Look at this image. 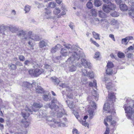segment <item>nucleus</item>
Masks as SVG:
<instances>
[{
    "label": "nucleus",
    "instance_id": "49530a36",
    "mask_svg": "<svg viewBox=\"0 0 134 134\" xmlns=\"http://www.w3.org/2000/svg\"><path fill=\"white\" fill-rule=\"evenodd\" d=\"M32 63L31 60H26L24 62V64L26 65L29 66L30 64Z\"/></svg>",
    "mask_w": 134,
    "mask_h": 134
},
{
    "label": "nucleus",
    "instance_id": "f257e3e1",
    "mask_svg": "<svg viewBox=\"0 0 134 134\" xmlns=\"http://www.w3.org/2000/svg\"><path fill=\"white\" fill-rule=\"evenodd\" d=\"M47 123L51 127H66L65 123L67 122L66 118H46Z\"/></svg>",
    "mask_w": 134,
    "mask_h": 134
},
{
    "label": "nucleus",
    "instance_id": "2f4dec72",
    "mask_svg": "<svg viewBox=\"0 0 134 134\" xmlns=\"http://www.w3.org/2000/svg\"><path fill=\"white\" fill-rule=\"evenodd\" d=\"M60 10L59 8L56 7L53 10V13L55 15H57L60 12Z\"/></svg>",
    "mask_w": 134,
    "mask_h": 134
},
{
    "label": "nucleus",
    "instance_id": "c756f323",
    "mask_svg": "<svg viewBox=\"0 0 134 134\" xmlns=\"http://www.w3.org/2000/svg\"><path fill=\"white\" fill-rule=\"evenodd\" d=\"M92 34L93 36L94 37L96 40H100V38L99 37V35L96 33L94 31H93L92 32Z\"/></svg>",
    "mask_w": 134,
    "mask_h": 134
},
{
    "label": "nucleus",
    "instance_id": "f03ea898",
    "mask_svg": "<svg viewBox=\"0 0 134 134\" xmlns=\"http://www.w3.org/2000/svg\"><path fill=\"white\" fill-rule=\"evenodd\" d=\"M126 100V103L124 105V108L127 114L126 115L127 117H134V101L130 98Z\"/></svg>",
    "mask_w": 134,
    "mask_h": 134
},
{
    "label": "nucleus",
    "instance_id": "423d86ee",
    "mask_svg": "<svg viewBox=\"0 0 134 134\" xmlns=\"http://www.w3.org/2000/svg\"><path fill=\"white\" fill-rule=\"evenodd\" d=\"M109 79L107 77H105L103 81L106 82V85L107 88L108 89L109 93L108 97L110 99V101H112V103L114 102L115 100V96L114 93L113 92H110V90L112 89L113 87L112 86V83L110 82L109 83L106 82Z\"/></svg>",
    "mask_w": 134,
    "mask_h": 134
},
{
    "label": "nucleus",
    "instance_id": "aec40b11",
    "mask_svg": "<svg viewBox=\"0 0 134 134\" xmlns=\"http://www.w3.org/2000/svg\"><path fill=\"white\" fill-rule=\"evenodd\" d=\"M62 46L59 44H57L55 47H53L51 49V52L52 53H54L60 48H61Z\"/></svg>",
    "mask_w": 134,
    "mask_h": 134
},
{
    "label": "nucleus",
    "instance_id": "bb28decb",
    "mask_svg": "<svg viewBox=\"0 0 134 134\" xmlns=\"http://www.w3.org/2000/svg\"><path fill=\"white\" fill-rule=\"evenodd\" d=\"M52 81L54 82L55 85H58L60 82V81L58 78L54 77H51Z\"/></svg>",
    "mask_w": 134,
    "mask_h": 134
},
{
    "label": "nucleus",
    "instance_id": "2eb2a0df",
    "mask_svg": "<svg viewBox=\"0 0 134 134\" xmlns=\"http://www.w3.org/2000/svg\"><path fill=\"white\" fill-rule=\"evenodd\" d=\"M92 96H88L87 99L88 100H91L93 99V98H94L96 100H97L98 99V96L97 93L95 90H94L92 92Z\"/></svg>",
    "mask_w": 134,
    "mask_h": 134
},
{
    "label": "nucleus",
    "instance_id": "774afa93",
    "mask_svg": "<svg viewBox=\"0 0 134 134\" xmlns=\"http://www.w3.org/2000/svg\"><path fill=\"white\" fill-rule=\"evenodd\" d=\"M126 37L127 38V40H128V42H129L130 40H133V37L132 36H129Z\"/></svg>",
    "mask_w": 134,
    "mask_h": 134
},
{
    "label": "nucleus",
    "instance_id": "6e6552de",
    "mask_svg": "<svg viewBox=\"0 0 134 134\" xmlns=\"http://www.w3.org/2000/svg\"><path fill=\"white\" fill-rule=\"evenodd\" d=\"M103 109L107 111L106 113L108 114V116L107 117H112L115 116V110L113 109V108H110L109 103H108L104 104Z\"/></svg>",
    "mask_w": 134,
    "mask_h": 134
},
{
    "label": "nucleus",
    "instance_id": "7c9ffc66",
    "mask_svg": "<svg viewBox=\"0 0 134 134\" xmlns=\"http://www.w3.org/2000/svg\"><path fill=\"white\" fill-rule=\"evenodd\" d=\"M94 4L95 6L99 7L101 5L102 3L99 0H94Z\"/></svg>",
    "mask_w": 134,
    "mask_h": 134
},
{
    "label": "nucleus",
    "instance_id": "338daca9",
    "mask_svg": "<svg viewBox=\"0 0 134 134\" xmlns=\"http://www.w3.org/2000/svg\"><path fill=\"white\" fill-rule=\"evenodd\" d=\"M73 114H74L76 117H78L79 116L78 113L75 111H73Z\"/></svg>",
    "mask_w": 134,
    "mask_h": 134
},
{
    "label": "nucleus",
    "instance_id": "0eeeda50",
    "mask_svg": "<svg viewBox=\"0 0 134 134\" xmlns=\"http://www.w3.org/2000/svg\"><path fill=\"white\" fill-rule=\"evenodd\" d=\"M49 108L52 109L54 110L55 111H57V117H61L63 116V115H66V113L65 112L64 109L60 107V108L57 105H54V106L50 103L47 104Z\"/></svg>",
    "mask_w": 134,
    "mask_h": 134
},
{
    "label": "nucleus",
    "instance_id": "c03bdc74",
    "mask_svg": "<svg viewBox=\"0 0 134 134\" xmlns=\"http://www.w3.org/2000/svg\"><path fill=\"white\" fill-rule=\"evenodd\" d=\"M82 72V75L84 76H87L88 75V72L87 70L85 69H81Z\"/></svg>",
    "mask_w": 134,
    "mask_h": 134
},
{
    "label": "nucleus",
    "instance_id": "f8f14e48",
    "mask_svg": "<svg viewBox=\"0 0 134 134\" xmlns=\"http://www.w3.org/2000/svg\"><path fill=\"white\" fill-rule=\"evenodd\" d=\"M90 105L93 108L89 109L88 110V113L90 117H92L93 116L94 114V110L96 109L97 108V106L96 103L93 101H90Z\"/></svg>",
    "mask_w": 134,
    "mask_h": 134
},
{
    "label": "nucleus",
    "instance_id": "58836bf2",
    "mask_svg": "<svg viewBox=\"0 0 134 134\" xmlns=\"http://www.w3.org/2000/svg\"><path fill=\"white\" fill-rule=\"evenodd\" d=\"M30 7L28 5H25L24 10L25 11V13L28 12L30 10Z\"/></svg>",
    "mask_w": 134,
    "mask_h": 134
},
{
    "label": "nucleus",
    "instance_id": "9b49d317",
    "mask_svg": "<svg viewBox=\"0 0 134 134\" xmlns=\"http://www.w3.org/2000/svg\"><path fill=\"white\" fill-rule=\"evenodd\" d=\"M77 54H79L80 55V58L81 57L82 58L81 59V64L85 68H88L90 69L91 67V63L88 62L84 58V54L82 52L80 54L77 53Z\"/></svg>",
    "mask_w": 134,
    "mask_h": 134
},
{
    "label": "nucleus",
    "instance_id": "b1692460",
    "mask_svg": "<svg viewBox=\"0 0 134 134\" xmlns=\"http://www.w3.org/2000/svg\"><path fill=\"white\" fill-rule=\"evenodd\" d=\"M48 45L47 41L45 42L44 41H41L39 43L40 47L41 48L44 47Z\"/></svg>",
    "mask_w": 134,
    "mask_h": 134
},
{
    "label": "nucleus",
    "instance_id": "dca6fc26",
    "mask_svg": "<svg viewBox=\"0 0 134 134\" xmlns=\"http://www.w3.org/2000/svg\"><path fill=\"white\" fill-rule=\"evenodd\" d=\"M110 122V123L111 125L113 126L115 125L116 124V122L112 120V118H107L104 119V123L105 125L107 126L108 125V124L107 122Z\"/></svg>",
    "mask_w": 134,
    "mask_h": 134
},
{
    "label": "nucleus",
    "instance_id": "052dcab7",
    "mask_svg": "<svg viewBox=\"0 0 134 134\" xmlns=\"http://www.w3.org/2000/svg\"><path fill=\"white\" fill-rule=\"evenodd\" d=\"M73 134H79L78 130L76 129H74L72 130Z\"/></svg>",
    "mask_w": 134,
    "mask_h": 134
},
{
    "label": "nucleus",
    "instance_id": "a19ab883",
    "mask_svg": "<svg viewBox=\"0 0 134 134\" xmlns=\"http://www.w3.org/2000/svg\"><path fill=\"white\" fill-rule=\"evenodd\" d=\"M118 56L120 58H123L125 57V55L123 53L120 52H118Z\"/></svg>",
    "mask_w": 134,
    "mask_h": 134
},
{
    "label": "nucleus",
    "instance_id": "09e8293b",
    "mask_svg": "<svg viewBox=\"0 0 134 134\" xmlns=\"http://www.w3.org/2000/svg\"><path fill=\"white\" fill-rule=\"evenodd\" d=\"M128 42V40H127V38L126 37L122 39L121 41V43L122 44L125 43L126 44H127Z\"/></svg>",
    "mask_w": 134,
    "mask_h": 134
},
{
    "label": "nucleus",
    "instance_id": "603ef678",
    "mask_svg": "<svg viewBox=\"0 0 134 134\" xmlns=\"http://www.w3.org/2000/svg\"><path fill=\"white\" fill-rule=\"evenodd\" d=\"M90 41L91 42L94 44L97 47H99V44L96 41H93L92 38H90Z\"/></svg>",
    "mask_w": 134,
    "mask_h": 134
},
{
    "label": "nucleus",
    "instance_id": "c9c22d12",
    "mask_svg": "<svg viewBox=\"0 0 134 134\" xmlns=\"http://www.w3.org/2000/svg\"><path fill=\"white\" fill-rule=\"evenodd\" d=\"M108 7L110 8L111 10H114L115 8V5L111 3L110 2L109 4H107Z\"/></svg>",
    "mask_w": 134,
    "mask_h": 134
},
{
    "label": "nucleus",
    "instance_id": "ddd939ff",
    "mask_svg": "<svg viewBox=\"0 0 134 134\" xmlns=\"http://www.w3.org/2000/svg\"><path fill=\"white\" fill-rule=\"evenodd\" d=\"M78 56L79 57H77L78 59H76L74 58V60L73 62L70 63H67L69 64V68L70 71L71 72H73L75 71L76 70L77 68L76 66V61H77L79 59L80 55H79Z\"/></svg>",
    "mask_w": 134,
    "mask_h": 134
},
{
    "label": "nucleus",
    "instance_id": "4be33fe9",
    "mask_svg": "<svg viewBox=\"0 0 134 134\" xmlns=\"http://www.w3.org/2000/svg\"><path fill=\"white\" fill-rule=\"evenodd\" d=\"M103 10L105 12L108 13L111 10L107 4H104L103 6Z\"/></svg>",
    "mask_w": 134,
    "mask_h": 134
},
{
    "label": "nucleus",
    "instance_id": "39448f33",
    "mask_svg": "<svg viewBox=\"0 0 134 134\" xmlns=\"http://www.w3.org/2000/svg\"><path fill=\"white\" fill-rule=\"evenodd\" d=\"M22 86L25 88H32L33 90L35 89L36 92L38 93H42L44 92L43 89L39 86L38 83L35 82L31 83L27 82H24Z\"/></svg>",
    "mask_w": 134,
    "mask_h": 134
},
{
    "label": "nucleus",
    "instance_id": "f704fd0d",
    "mask_svg": "<svg viewBox=\"0 0 134 134\" xmlns=\"http://www.w3.org/2000/svg\"><path fill=\"white\" fill-rule=\"evenodd\" d=\"M99 16L101 18H105L106 16V14L103 13L102 11H99Z\"/></svg>",
    "mask_w": 134,
    "mask_h": 134
},
{
    "label": "nucleus",
    "instance_id": "0e129e2a",
    "mask_svg": "<svg viewBox=\"0 0 134 134\" xmlns=\"http://www.w3.org/2000/svg\"><path fill=\"white\" fill-rule=\"evenodd\" d=\"M109 36L114 41H115V38L113 34H110L109 35Z\"/></svg>",
    "mask_w": 134,
    "mask_h": 134
},
{
    "label": "nucleus",
    "instance_id": "4d7b16f0",
    "mask_svg": "<svg viewBox=\"0 0 134 134\" xmlns=\"http://www.w3.org/2000/svg\"><path fill=\"white\" fill-rule=\"evenodd\" d=\"M32 65L33 66V67L34 68H37L39 66V65L36 62H33Z\"/></svg>",
    "mask_w": 134,
    "mask_h": 134
},
{
    "label": "nucleus",
    "instance_id": "680f3d73",
    "mask_svg": "<svg viewBox=\"0 0 134 134\" xmlns=\"http://www.w3.org/2000/svg\"><path fill=\"white\" fill-rule=\"evenodd\" d=\"M30 40H31L29 39V40H27L29 41V42H28V44L30 46V47H32L33 46V43L32 42L30 41Z\"/></svg>",
    "mask_w": 134,
    "mask_h": 134
},
{
    "label": "nucleus",
    "instance_id": "de8ad7c7",
    "mask_svg": "<svg viewBox=\"0 0 134 134\" xmlns=\"http://www.w3.org/2000/svg\"><path fill=\"white\" fill-rule=\"evenodd\" d=\"M110 15L113 17H117L119 16V13L116 12L114 11L111 13Z\"/></svg>",
    "mask_w": 134,
    "mask_h": 134
},
{
    "label": "nucleus",
    "instance_id": "f3484780",
    "mask_svg": "<svg viewBox=\"0 0 134 134\" xmlns=\"http://www.w3.org/2000/svg\"><path fill=\"white\" fill-rule=\"evenodd\" d=\"M85 127L87 126L88 128H89V127L88 124L86 122V120L88 118H76Z\"/></svg>",
    "mask_w": 134,
    "mask_h": 134
},
{
    "label": "nucleus",
    "instance_id": "9d476101",
    "mask_svg": "<svg viewBox=\"0 0 134 134\" xmlns=\"http://www.w3.org/2000/svg\"><path fill=\"white\" fill-rule=\"evenodd\" d=\"M44 72V69H42L36 68L34 69H30L28 71L29 74L32 76L36 77Z\"/></svg>",
    "mask_w": 134,
    "mask_h": 134
},
{
    "label": "nucleus",
    "instance_id": "a18cd8bd",
    "mask_svg": "<svg viewBox=\"0 0 134 134\" xmlns=\"http://www.w3.org/2000/svg\"><path fill=\"white\" fill-rule=\"evenodd\" d=\"M63 46H65V47L66 48H67L68 49H71L70 50H71V49L72 48V46L70 44H63Z\"/></svg>",
    "mask_w": 134,
    "mask_h": 134
},
{
    "label": "nucleus",
    "instance_id": "cd10ccee",
    "mask_svg": "<svg viewBox=\"0 0 134 134\" xmlns=\"http://www.w3.org/2000/svg\"><path fill=\"white\" fill-rule=\"evenodd\" d=\"M52 81L54 82L55 85H58L60 82V81L58 78L54 77H51Z\"/></svg>",
    "mask_w": 134,
    "mask_h": 134
},
{
    "label": "nucleus",
    "instance_id": "4c0bfd02",
    "mask_svg": "<svg viewBox=\"0 0 134 134\" xmlns=\"http://www.w3.org/2000/svg\"><path fill=\"white\" fill-rule=\"evenodd\" d=\"M109 24L113 25H117L118 24V21L115 19H112L110 22Z\"/></svg>",
    "mask_w": 134,
    "mask_h": 134
},
{
    "label": "nucleus",
    "instance_id": "79ce46f5",
    "mask_svg": "<svg viewBox=\"0 0 134 134\" xmlns=\"http://www.w3.org/2000/svg\"><path fill=\"white\" fill-rule=\"evenodd\" d=\"M86 6L89 9H91L93 7V4L91 2H88L86 4Z\"/></svg>",
    "mask_w": 134,
    "mask_h": 134
},
{
    "label": "nucleus",
    "instance_id": "8fccbe9b",
    "mask_svg": "<svg viewBox=\"0 0 134 134\" xmlns=\"http://www.w3.org/2000/svg\"><path fill=\"white\" fill-rule=\"evenodd\" d=\"M87 76H88L91 78H93L94 77V75L93 72L92 71L88 72V75Z\"/></svg>",
    "mask_w": 134,
    "mask_h": 134
},
{
    "label": "nucleus",
    "instance_id": "a878e982",
    "mask_svg": "<svg viewBox=\"0 0 134 134\" xmlns=\"http://www.w3.org/2000/svg\"><path fill=\"white\" fill-rule=\"evenodd\" d=\"M52 81L54 82L55 85H58L60 82V81L58 78L54 77H51Z\"/></svg>",
    "mask_w": 134,
    "mask_h": 134
},
{
    "label": "nucleus",
    "instance_id": "72a5a7b5",
    "mask_svg": "<svg viewBox=\"0 0 134 134\" xmlns=\"http://www.w3.org/2000/svg\"><path fill=\"white\" fill-rule=\"evenodd\" d=\"M94 24L96 26H98L99 23L100 21L98 18H94L93 20Z\"/></svg>",
    "mask_w": 134,
    "mask_h": 134
},
{
    "label": "nucleus",
    "instance_id": "864d4df0",
    "mask_svg": "<svg viewBox=\"0 0 134 134\" xmlns=\"http://www.w3.org/2000/svg\"><path fill=\"white\" fill-rule=\"evenodd\" d=\"M9 67L12 70H14L16 69V66L14 64H11L8 65Z\"/></svg>",
    "mask_w": 134,
    "mask_h": 134
},
{
    "label": "nucleus",
    "instance_id": "bf43d9fd",
    "mask_svg": "<svg viewBox=\"0 0 134 134\" xmlns=\"http://www.w3.org/2000/svg\"><path fill=\"white\" fill-rule=\"evenodd\" d=\"M9 27L7 29H9L10 30V31H11V32H12L13 33H14L15 31L14 30H15V27H13L12 26H11V27H9Z\"/></svg>",
    "mask_w": 134,
    "mask_h": 134
},
{
    "label": "nucleus",
    "instance_id": "e433bc0d",
    "mask_svg": "<svg viewBox=\"0 0 134 134\" xmlns=\"http://www.w3.org/2000/svg\"><path fill=\"white\" fill-rule=\"evenodd\" d=\"M56 5V3L54 2H49L48 4L49 7L51 8H54L55 7Z\"/></svg>",
    "mask_w": 134,
    "mask_h": 134
},
{
    "label": "nucleus",
    "instance_id": "3c124183",
    "mask_svg": "<svg viewBox=\"0 0 134 134\" xmlns=\"http://www.w3.org/2000/svg\"><path fill=\"white\" fill-rule=\"evenodd\" d=\"M45 14L49 15L51 13V11L49 9L46 8L45 9Z\"/></svg>",
    "mask_w": 134,
    "mask_h": 134
},
{
    "label": "nucleus",
    "instance_id": "37998d69",
    "mask_svg": "<svg viewBox=\"0 0 134 134\" xmlns=\"http://www.w3.org/2000/svg\"><path fill=\"white\" fill-rule=\"evenodd\" d=\"M66 102H67L68 105L70 108H73V105L72 104V102H71L69 100L66 101Z\"/></svg>",
    "mask_w": 134,
    "mask_h": 134
},
{
    "label": "nucleus",
    "instance_id": "412c9836",
    "mask_svg": "<svg viewBox=\"0 0 134 134\" xmlns=\"http://www.w3.org/2000/svg\"><path fill=\"white\" fill-rule=\"evenodd\" d=\"M131 10L129 13V14L131 18H134V3L132 4L131 5Z\"/></svg>",
    "mask_w": 134,
    "mask_h": 134
},
{
    "label": "nucleus",
    "instance_id": "69168bd1",
    "mask_svg": "<svg viewBox=\"0 0 134 134\" xmlns=\"http://www.w3.org/2000/svg\"><path fill=\"white\" fill-rule=\"evenodd\" d=\"M131 50H133V48L132 46H130L129 47H128L127 48V49L125 51H126L127 52H128L129 51H130Z\"/></svg>",
    "mask_w": 134,
    "mask_h": 134
},
{
    "label": "nucleus",
    "instance_id": "6ab92c4d",
    "mask_svg": "<svg viewBox=\"0 0 134 134\" xmlns=\"http://www.w3.org/2000/svg\"><path fill=\"white\" fill-rule=\"evenodd\" d=\"M8 27L7 25H4L3 24L0 25V33L3 34L4 31H5Z\"/></svg>",
    "mask_w": 134,
    "mask_h": 134
},
{
    "label": "nucleus",
    "instance_id": "e2e57ef3",
    "mask_svg": "<svg viewBox=\"0 0 134 134\" xmlns=\"http://www.w3.org/2000/svg\"><path fill=\"white\" fill-rule=\"evenodd\" d=\"M100 55V53L99 52H96L95 54L94 58H98L99 57Z\"/></svg>",
    "mask_w": 134,
    "mask_h": 134
},
{
    "label": "nucleus",
    "instance_id": "393cba45",
    "mask_svg": "<svg viewBox=\"0 0 134 134\" xmlns=\"http://www.w3.org/2000/svg\"><path fill=\"white\" fill-rule=\"evenodd\" d=\"M120 8L121 10L122 11H126L128 9L127 6L125 4L120 5Z\"/></svg>",
    "mask_w": 134,
    "mask_h": 134
},
{
    "label": "nucleus",
    "instance_id": "6e6d98bb",
    "mask_svg": "<svg viewBox=\"0 0 134 134\" xmlns=\"http://www.w3.org/2000/svg\"><path fill=\"white\" fill-rule=\"evenodd\" d=\"M44 68L47 69H51V66L47 64H44Z\"/></svg>",
    "mask_w": 134,
    "mask_h": 134
},
{
    "label": "nucleus",
    "instance_id": "13d9d810",
    "mask_svg": "<svg viewBox=\"0 0 134 134\" xmlns=\"http://www.w3.org/2000/svg\"><path fill=\"white\" fill-rule=\"evenodd\" d=\"M19 58L20 60L21 61H23L25 59L23 55L19 56Z\"/></svg>",
    "mask_w": 134,
    "mask_h": 134
},
{
    "label": "nucleus",
    "instance_id": "1a4fd4ad",
    "mask_svg": "<svg viewBox=\"0 0 134 134\" xmlns=\"http://www.w3.org/2000/svg\"><path fill=\"white\" fill-rule=\"evenodd\" d=\"M32 32L29 31L27 33L25 31L23 30L20 31H19L17 34V35L24 41L29 40L31 37Z\"/></svg>",
    "mask_w": 134,
    "mask_h": 134
},
{
    "label": "nucleus",
    "instance_id": "4468645a",
    "mask_svg": "<svg viewBox=\"0 0 134 134\" xmlns=\"http://www.w3.org/2000/svg\"><path fill=\"white\" fill-rule=\"evenodd\" d=\"M107 67L106 70V73L107 74L111 75L113 74L112 68L114 67V65L113 63L111 62H108L107 65Z\"/></svg>",
    "mask_w": 134,
    "mask_h": 134
},
{
    "label": "nucleus",
    "instance_id": "7ed1b4c3",
    "mask_svg": "<svg viewBox=\"0 0 134 134\" xmlns=\"http://www.w3.org/2000/svg\"><path fill=\"white\" fill-rule=\"evenodd\" d=\"M60 53L62 56L64 57H66L67 55H71L69 58L66 61L67 63H70L74 61V58L76 59H78L79 54L76 52L71 50V51H68L65 48H61Z\"/></svg>",
    "mask_w": 134,
    "mask_h": 134
},
{
    "label": "nucleus",
    "instance_id": "473e14b6",
    "mask_svg": "<svg viewBox=\"0 0 134 134\" xmlns=\"http://www.w3.org/2000/svg\"><path fill=\"white\" fill-rule=\"evenodd\" d=\"M89 85L91 87H93L96 88L97 86L96 81L94 80L93 81V82H91L89 83Z\"/></svg>",
    "mask_w": 134,
    "mask_h": 134
},
{
    "label": "nucleus",
    "instance_id": "5fc2aeb1",
    "mask_svg": "<svg viewBox=\"0 0 134 134\" xmlns=\"http://www.w3.org/2000/svg\"><path fill=\"white\" fill-rule=\"evenodd\" d=\"M52 104L53 103H58V104H59V103L57 100V99L54 98H53L52 100L51 101Z\"/></svg>",
    "mask_w": 134,
    "mask_h": 134
},
{
    "label": "nucleus",
    "instance_id": "5701e85b",
    "mask_svg": "<svg viewBox=\"0 0 134 134\" xmlns=\"http://www.w3.org/2000/svg\"><path fill=\"white\" fill-rule=\"evenodd\" d=\"M31 35V38L29 39H31L32 40H33L35 41H38L39 40V36L36 34H32Z\"/></svg>",
    "mask_w": 134,
    "mask_h": 134
},
{
    "label": "nucleus",
    "instance_id": "20e7f679",
    "mask_svg": "<svg viewBox=\"0 0 134 134\" xmlns=\"http://www.w3.org/2000/svg\"><path fill=\"white\" fill-rule=\"evenodd\" d=\"M33 106V107H30L31 109L28 107H26L25 109L22 110L21 113L23 117H28L29 115V113L32 114V110L35 112L37 111L38 109L35 108L39 109L42 107L43 105L39 102H34Z\"/></svg>",
    "mask_w": 134,
    "mask_h": 134
},
{
    "label": "nucleus",
    "instance_id": "ea45409f",
    "mask_svg": "<svg viewBox=\"0 0 134 134\" xmlns=\"http://www.w3.org/2000/svg\"><path fill=\"white\" fill-rule=\"evenodd\" d=\"M91 11L93 16H96L97 15V10L96 9H93L91 10Z\"/></svg>",
    "mask_w": 134,
    "mask_h": 134
},
{
    "label": "nucleus",
    "instance_id": "a211bd4d",
    "mask_svg": "<svg viewBox=\"0 0 134 134\" xmlns=\"http://www.w3.org/2000/svg\"><path fill=\"white\" fill-rule=\"evenodd\" d=\"M21 122L25 127H27L30 124V120L29 118H23L22 119Z\"/></svg>",
    "mask_w": 134,
    "mask_h": 134
},
{
    "label": "nucleus",
    "instance_id": "c85d7f7f",
    "mask_svg": "<svg viewBox=\"0 0 134 134\" xmlns=\"http://www.w3.org/2000/svg\"><path fill=\"white\" fill-rule=\"evenodd\" d=\"M43 99L46 102L50 100L51 99L50 96L47 94L43 95Z\"/></svg>",
    "mask_w": 134,
    "mask_h": 134
}]
</instances>
